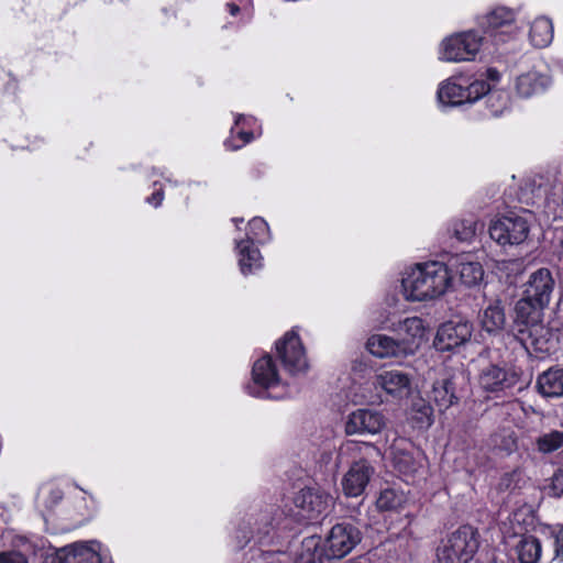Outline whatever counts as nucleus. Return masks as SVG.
I'll return each instance as SVG.
<instances>
[{
  "instance_id": "c03bdc74",
  "label": "nucleus",
  "mask_w": 563,
  "mask_h": 563,
  "mask_svg": "<svg viewBox=\"0 0 563 563\" xmlns=\"http://www.w3.org/2000/svg\"><path fill=\"white\" fill-rule=\"evenodd\" d=\"M489 563H504V561L501 560H497V559H494L493 561H490Z\"/></svg>"
},
{
  "instance_id": "4be33fe9",
  "label": "nucleus",
  "mask_w": 563,
  "mask_h": 563,
  "mask_svg": "<svg viewBox=\"0 0 563 563\" xmlns=\"http://www.w3.org/2000/svg\"><path fill=\"white\" fill-rule=\"evenodd\" d=\"M325 556L324 547L321 548V538L311 536L302 540L297 563H322Z\"/></svg>"
},
{
  "instance_id": "473e14b6",
  "label": "nucleus",
  "mask_w": 563,
  "mask_h": 563,
  "mask_svg": "<svg viewBox=\"0 0 563 563\" xmlns=\"http://www.w3.org/2000/svg\"><path fill=\"white\" fill-rule=\"evenodd\" d=\"M476 222L467 219L460 220L453 224V235L461 242L471 241L476 234Z\"/></svg>"
},
{
  "instance_id": "79ce46f5",
  "label": "nucleus",
  "mask_w": 563,
  "mask_h": 563,
  "mask_svg": "<svg viewBox=\"0 0 563 563\" xmlns=\"http://www.w3.org/2000/svg\"><path fill=\"white\" fill-rule=\"evenodd\" d=\"M228 7H229L230 13L232 15H235L240 11V8L234 3H230V4H228Z\"/></svg>"
},
{
  "instance_id": "2f4dec72",
  "label": "nucleus",
  "mask_w": 563,
  "mask_h": 563,
  "mask_svg": "<svg viewBox=\"0 0 563 563\" xmlns=\"http://www.w3.org/2000/svg\"><path fill=\"white\" fill-rule=\"evenodd\" d=\"M541 453H552L563 445V432L553 430L540 435L536 441Z\"/></svg>"
},
{
  "instance_id": "4468645a",
  "label": "nucleus",
  "mask_w": 563,
  "mask_h": 563,
  "mask_svg": "<svg viewBox=\"0 0 563 563\" xmlns=\"http://www.w3.org/2000/svg\"><path fill=\"white\" fill-rule=\"evenodd\" d=\"M472 324L467 321H448L443 323L434 340V346L439 351H450L471 339Z\"/></svg>"
},
{
  "instance_id": "f257e3e1",
  "label": "nucleus",
  "mask_w": 563,
  "mask_h": 563,
  "mask_svg": "<svg viewBox=\"0 0 563 563\" xmlns=\"http://www.w3.org/2000/svg\"><path fill=\"white\" fill-rule=\"evenodd\" d=\"M451 283L452 275L445 264L429 262L407 271L401 286L407 300L423 301L444 295Z\"/></svg>"
},
{
  "instance_id": "e433bc0d",
  "label": "nucleus",
  "mask_w": 563,
  "mask_h": 563,
  "mask_svg": "<svg viewBox=\"0 0 563 563\" xmlns=\"http://www.w3.org/2000/svg\"><path fill=\"white\" fill-rule=\"evenodd\" d=\"M2 563H27L20 552L2 553Z\"/></svg>"
},
{
  "instance_id": "0eeeda50",
  "label": "nucleus",
  "mask_w": 563,
  "mask_h": 563,
  "mask_svg": "<svg viewBox=\"0 0 563 563\" xmlns=\"http://www.w3.org/2000/svg\"><path fill=\"white\" fill-rule=\"evenodd\" d=\"M361 541V532L350 523H338L330 530L324 541L328 559H342Z\"/></svg>"
},
{
  "instance_id": "ddd939ff",
  "label": "nucleus",
  "mask_w": 563,
  "mask_h": 563,
  "mask_svg": "<svg viewBox=\"0 0 563 563\" xmlns=\"http://www.w3.org/2000/svg\"><path fill=\"white\" fill-rule=\"evenodd\" d=\"M386 426V418L379 411L358 409L349 415L345 423L347 434H377Z\"/></svg>"
},
{
  "instance_id": "4c0bfd02",
  "label": "nucleus",
  "mask_w": 563,
  "mask_h": 563,
  "mask_svg": "<svg viewBox=\"0 0 563 563\" xmlns=\"http://www.w3.org/2000/svg\"><path fill=\"white\" fill-rule=\"evenodd\" d=\"M555 554L563 560V526L555 532Z\"/></svg>"
},
{
  "instance_id": "412c9836",
  "label": "nucleus",
  "mask_w": 563,
  "mask_h": 563,
  "mask_svg": "<svg viewBox=\"0 0 563 563\" xmlns=\"http://www.w3.org/2000/svg\"><path fill=\"white\" fill-rule=\"evenodd\" d=\"M481 323L483 329L489 333L498 332L504 329L506 316L500 300H494L485 308Z\"/></svg>"
},
{
  "instance_id": "39448f33",
  "label": "nucleus",
  "mask_w": 563,
  "mask_h": 563,
  "mask_svg": "<svg viewBox=\"0 0 563 563\" xmlns=\"http://www.w3.org/2000/svg\"><path fill=\"white\" fill-rule=\"evenodd\" d=\"M385 329L396 335V340L406 356L413 354L426 340V325L419 317L390 319Z\"/></svg>"
},
{
  "instance_id": "393cba45",
  "label": "nucleus",
  "mask_w": 563,
  "mask_h": 563,
  "mask_svg": "<svg viewBox=\"0 0 563 563\" xmlns=\"http://www.w3.org/2000/svg\"><path fill=\"white\" fill-rule=\"evenodd\" d=\"M530 38L536 47H545L553 40V25L547 18H538L530 27Z\"/></svg>"
},
{
  "instance_id": "58836bf2",
  "label": "nucleus",
  "mask_w": 563,
  "mask_h": 563,
  "mask_svg": "<svg viewBox=\"0 0 563 563\" xmlns=\"http://www.w3.org/2000/svg\"><path fill=\"white\" fill-rule=\"evenodd\" d=\"M147 201L150 203H153L155 207H158L162 201H163V194L161 191H157L155 194H153L148 199Z\"/></svg>"
},
{
  "instance_id": "6e6552de",
  "label": "nucleus",
  "mask_w": 563,
  "mask_h": 563,
  "mask_svg": "<svg viewBox=\"0 0 563 563\" xmlns=\"http://www.w3.org/2000/svg\"><path fill=\"white\" fill-rule=\"evenodd\" d=\"M555 285L551 271L542 267L529 275L523 284V295L542 310L549 306Z\"/></svg>"
},
{
  "instance_id": "f03ea898",
  "label": "nucleus",
  "mask_w": 563,
  "mask_h": 563,
  "mask_svg": "<svg viewBox=\"0 0 563 563\" xmlns=\"http://www.w3.org/2000/svg\"><path fill=\"white\" fill-rule=\"evenodd\" d=\"M479 547L478 532L471 526H462L437 548L438 563H468Z\"/></svg>"
},
{
  "instance_id": "f704fd0d",
  "label": "nucleus",
  "mask_w": 563,
  "mask_h": 563,
  "mask_svg": "<svg viewBox=\"0 0 563 563\" xmlns=\"http://www.w3.org/2000/svg\"><path fill=\"white\" fill-rule=\"evenodd\" d=\"M490 90L489 84L484 80H475L464 88L466 102H474Z\"/></svg>"
},
{
  "instance_id": "423d86ee",
  "label": "nucleus",
  "mask_w": 563,
  "mask_h": 563,
  "mask_svg": "<svg viewBox=\"0 0 563 563\" xmlns=\"http://www.w3.org/2000/svg\"><path fill=\"white\" fill-rule=\"evenodd\" d=\"M530 232L528 220L518 214H508L494 220L489 225V235L499 245H519Z\"/></svg>"
},
{
  "instance_id": "dca6fc26",
  "label": "nucleus",
  "mask_w": 563,
  "mask_h": 563,
  "mask_svg": "<svg viewBox=\"0 0 563 563\" xmlns=\"http://www.w3.org/2000/svg\"><path fill=\"white\" fill-rule=\"evenodd\" d=\"M430 400L439 408L440 411L449 409L459 401L455 395L454 384L451 376H443L437 379L430 393Z\"/></svg>"
},
{
  "instance_id": "72a5a7b5",
  "label": "nucleus",
  "mask_w": 563,
  "mask_h": 563,
  "mask_svg": "<svg viewBox=\"0 0 563 563\" xmlns=\"http://www.w3.org/2000/svg\"><path fill=\"white\" fill-rule=\"evenodd\" d=\"M268 233V225L262 218H253L249 222L247 241L261 242Z\"/></svg>"
},
{
  "instance_id": "cd10ccee",
  "label": "nucleus",
  "mask_w": 563,
  "mask_h": 563,
  "mask_svg": "<svg viewBox=\"0 0 563 563\" xmlns=\"http://www.w3.org/2000/svg\"><path fill=\"white\" fill-rule=\"evenodd\" d=\"M515 22V13L508 8L499 7L487 13L482 24L487 30H497Z\"/></svg>"
},
{
  "instance_id": "37998d69",
  "label": "nucleus",
  "mask_w": 563,
  "mask_h": 563,
  "mask_svg": "<svg viewBox=\"0 0 563 563\" xmlns=\"http://www.w3.org/2000/svg\"><path fill=\"white\" fill-rule=\"evenodd\" d=\"M430 413H431V408H430V407H428V406H424V407H423V415H424V417L427 418L428 423H430Z\"/></svg>"
},
{
  "instance_id": "9b49d317",
  "label": "nucleus",
  "mask_w": 563,
  "mask_h": 563,
  "mask_svg": "<svg viewBox=\"0 0 563 563\" xmlns=\"http://www.w3.org/2000/svg\"><path fill=\"white\" fill-rule=\"evenodd\" d=\"M373 386L393 398L401 399L410 394L411 377L400 369H384L376 373Z\"/></svg>"
},
{
  "instance_id": "7c9ffc66",
  "label": "nucleus",
  "mask_w": 563,
  "mask_h": 563,
  "mask_svg": "<svg viewBox=\"0 0 563 563\" xmlns=\"http://www.w3.org/2000/svg\"><path fill=\"white\" fill-rule=\"evenodd\" d=\"M393 463L395 467L405 475L412 474L417 471L412 455L398 444L393 445Z\"/></svg>"
},
{
  "instance_id": "aec40b11",
  "label": "nucleus",
  "mask_w": 563,
  "mask_h": 563,
  "mask_svg": "<svg viewBox=\"0 0 563 563\" xmlns=\"http://www.w3.org/2000/svg\"><path fill=\"white\" fill-rule=\"evenodd\" d=\"M253 379L257 385L265 388L278 383L277 369L271 356H264L254 363Z\"/></svg>"
},
{
  "instance_id": "1a4fd4ad",
  "label": "nucleus",
  "mask_w": 563,
  "mask_h": 563,
  "mask_svg": "<svg viewBox=\"0 0 563 563\" xmlns=\"http://www.w3.org/2000/svg\"><path fill=\"white\" fill-rule=\"evenodd\" d=\"M276 350L284 366L290 373L305 372L308 368L305 347L296 332H287L285 336L277 342Z\"/></svg>"
},
{
  "instance_id": "f8f14e48",
  "label": "nucleus",
  "mask_w": 563,
  "mask_h": 563,
  "mask_svg": "<svg viewBox=\"0 0 563 563\" xmlns=\"http://www.w3.org/2000/svg\"><path fill=\"white\" fill-rule=\"evenodd\" d=\"M374 467L366 460L354 462L342 477L341 486L345 496L358 497L368 486L373 475Z\"/></svg>"
},
{
  "instance_id": "a211bd4d",
  "label": "nucleus",
  "mask_w": 563,
  "mask_h": 563,
  "mask_svg": "<svg viewBox=\"0 0 563 563\" xmlns=\"http://www.w3.org/2000/svg\"><path fill=\"white\" fill-rule=\"evenodd\" d=\"M368 352L379 358L406 356L396 339L385 334H373L366 342Z\"/></svg>"
},
{
  "instance_id": "f3484780",
  "label": "nucleus",
  "mask_w": 563,
  "mask_h": 563,
  "mask_svg": "<svg viewBox=\"0 0 563 563\" xmlns=\"http://www.w3.org/2000/svg\"><path fill=\"white\" fill-rule=\"evenodd\" d=\"M539 393L547 398L563 396V367H551L537 379Z\"/></svg>"
},
{
  "instance_id": "20e7f679",
  "label": "nucleus",
  "mask_w": 563,
  "mask_h": 563,
  "mask_svg": "<svg viewBox=\"0 0 563 563\" xmlns=\"http://www.w3.org/2000/svg\"><path fill=\"white\" fill-rule=\"evenodd\" d=\"M482 46V37L474 32H462L444 38L439 58L443 62L473 60Z\"/></svg>"
},
{
  "instance_id": "ea45409f",
  "label": "nucleus",
  "mask_w": 563,
  "mask_h": 563,
  "mask_svg": "<svg viewBox=\"0 0 563 563\" xmlns=\"http://www.w3.org/2000/svg\"><path fill=\"white\" fill-rule=\"evenodd\" d=\"M499 77H500V74L498 70L494 69V68H489L487 70V78L493 80V81H498L499 80Z\"/></svg>"
},
{
  "instance_id": "c756f323",
  "label": "nucleus",
  "mask_w": 563,
  "mask_h": 563,
  "mask_svg": "<svg viewBox=\"0 0 563 563\" xmlns=\"http://www.w3.org/2000/svg\"><path fill=\"white\" fill-rule=\"evenodd\" d=\"M461 282L466 286L478 284L484 276L483 268L477 262H461L457 267Z\"/></svg>"
},
{
  "instance_id": "c85d7f7f",
  "label": "nucleus",
  "mask_w": 563,
  "mask_h": 563,
  "mask_svg": "<svg viewBox=\"0 0 563 563\" xmlns=\"http://www.w3.org/2000/svg\"><path fill=\"white\" fill-rule=\"evenodd\" d=\"M99 554L85 545H74L66 550L62 563H100Z\"/></svg>"
},
{
  "instance_id": "7ed1b4c3",
  "label": "nucleus",
  "mask_w": 563,
  "mask_h": 563,
  "mask_svg": "<svg viewBox=\"0 0 563 563\" xmlns=\"http://www.w3.org/2000/svg\"><path fill=\"white\" fill-rule=\"evenodd\" d=\"M332 505L330 494L313 488L301 489L294 497V516L305 521L319 520L330 512Z\"/></svg>"
},
{
  "instance_id": "bb28decb",
  "label": "nucleus",
  "mask_w": 563,
  "mask_h": 563,
  "mask_svg": "<svg viewBox=\"0 0 563 563\" xmlns=\"http://www.w3.org/2000/svg\"><path fill=\"white\" fill-rule=\"evenodd\" d=\"M408 500L407 495L396 488H385L380 492L376 505L379 510L390 511L401 508Z\"/></svg>"
},
{
  "instance_id": "5701e85b",
  "label": "nucleus",
  "mask_w": 563,
  "mask_h": 563,
  "mask_svg": "<svg viewBox=\"0 0 563 563\" xmlns=\"http://www.w3.org/2000/svg\"><path fill=\"white\" fill-rule=\"evenodd\" d=\"M240 252V267L244 275L252 273L261 267V253L250 241H241L238 243Z\"/></svg>"
},
{
  "instance_id": "6ab92c4d",
  "label": "nucleus",
  "mask_w": 563,
  "mask_h": 563,
  "mask_svg": "<svg viewBox=\"0 0 563 563\" xmlns=\"http://www.w3.org/2000/svg\"><path fill=\"white\" fill-rule=\"evenodd\" d=\"M548 85V78L536 70L521 74L516 79V90L519 96L525 98L543 91Z\"/></svg>"
},
{
  "instance_id": "c9c22d12",
  "label": "nucleus",
  "mask_w": 563,
  "mask_h": 563,
  "mask_svg": "<svg viewBox=\"0 0 563 563\" xmlns=\"http://www.w3.org/2000/svg\"><path fill=\"white\" fill-rule=\"evenodd\" d=\"M550 495L553 497H563V467L559 468L551 477L549 485Z\"/></svg>"
},
{
  "instance_id": "9d476101",
  "label": "nucleus",
  "mask_w": 563,
  "mask_h": 563,
  "mask_svg": "<svg viewBox=\"0 0 563 563\" xmlns=\"http://www.w3.org/2000/svg\"><path fill=\"white\" fill-rule=\"evenodd\" d=\"M538 309L539 307L530 302V300H528L523 295V297L517 301L515 307L516 322L523 325V328L518 329V332L521 335L526 333L528 334V338H521L523 344L531 345L536 350L543 351L541 341L534 338L536 334L544 330L542 325L534 322L533 316L537 313Z\"/></svg>"
},
{
  "instance_id": "a878e982",
  "label": "nucleus",
  "mask_w": 563,
  "mask_h": 563,
  "mask_svg": "<svg viewBox=\"0 0 563 563\" xmlns=\"http://www.w3.org/2000/svg\"><path fill=\"white\" fill-rule=\"evenodd\" d=\"M438 100L442 106H457L466 102L464 88L455 82H443L438 90Z\"/></svg>"
},
{
  "instance_id": "a19ab883",
  "label": "nucleus",
  "mask_w": 563,
  "mask_h": 563,
  "mask_svg": "<svg viewBox=\"0 0 563 563\" xmlns=\"http://www.w3.org/2000/svg\"><path fill=\"white\" fill-rule=\"evenodd\" d=\"M239 136L242 140L243 144L251 142V140L253 139V134L249 132H240Z\"/></svg>"
},
{
  "instance_id": "2eb2a0df",
  "label": "nucleus",
  "mask_w": 563,
  "mask_h": 563,
  "mask_svg": "<svg viewBox=\"0 0 563 563\" xmlns=\"http://www.w3.org/2000/svg\"><path fill=\"white\" fill-rule=\"evenodd\" d=\"M519 382V376L514 371H506L496 365H488L479 374V386L489 393L503 391L512 388Z\"/></svg>"
},
{
  "instance_id": "b1692460",
  "label": "nucleus",
  "mask_w": 563,
  "mask_h": 563,
  "mask_svg": "<svg viewBox=\"0 0 563 563\" xmlns=\"http://www.w3.org/2000/svg\"><path fill=\"white\" fill-rule=\"evenodd\" d=\"M541 543L533 536L522 537L516 545V553L520 563H537L541 558Z\"/></svg>"
}]
</instances>
